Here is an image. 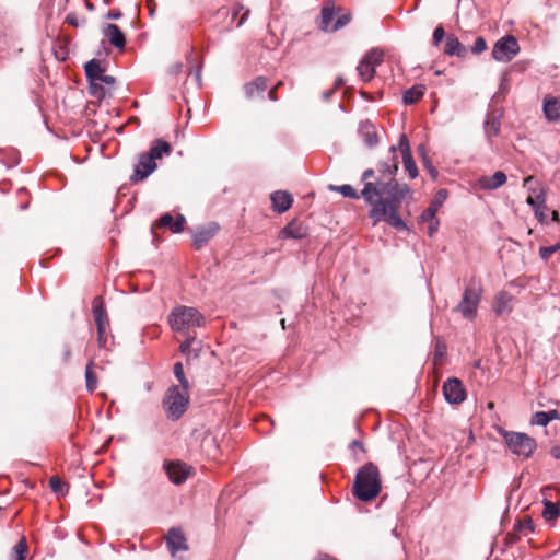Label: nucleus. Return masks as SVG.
Here are the masks:
<instances>
[{
    "label": "nucleus",
    "mask_w": 560,
    "mask_h": 560,
    "mask_svg": "<svg viewBox=\"0 0 560 560\" xmlns=\"http://www.w3.org/2000/svg\"><path fill=\"white\" fill-rule=\"evenodd\" d=\"M397 151H399L401 154L405 170L408 172L409 176L411 178H416L418 176V168H417L413 158L411 155L408 137L405 133L400 135L398 144L393 145L390 148L393 158L397 156V154H396Z\"/></svg>",
    "instance_id": "11"
},
{
    "label": "nucleus",
    "mask_w": 560,
    "mask_h": 560,
    "mask_svg": "<svg viewBox=\"0 0 560 560\" xmlns=\"http://www.w3.org/2000/svg\"><path fill=\"white\" fill-rule=\"evenodd\" d=\"M351 447L353 450L359 448L361 451H364L363 444L360 441H357V440L351 443Z\"/></svg>",
    "instance_id": "58"
},
{
    "label": "nucleus",
    "mask_w": 560,
    "mask_h": 560,
    "mask_svg": "<svg viewBox=\"0 0 560 560\" xmlns=\"http://www.w3.org/2000/svg\"><path fill=\"white\" fill-rule=\"evenodd\" d=\"M520 52V45L513 35L498 39L492 48V58L499 62H510Z\"/></svg>",
    "instance_id": "9"
},
{
    "label": "nucleus",
    "mask_w": 560,
    "mask_h": 560,
    "mask_svg": "<svg viewBox=\"0 0 560 560\" xmlns=\"http://www.w3.org/2000/svg\"><path fill=\"white\" fill-rule=\"evenodd\" d=\"M345 84L343 80L341 78H338L335 82L336 88H340Z\"/></svg>",
    "instance_id": "61"
},
{
    "label": "nucleus",
    "mask_w": 560,
    "mask_h": 560,
    "mask_svg": "<svg viewBox=\"0 0 560 560\" xmlns=\"http://www.w3.org/2000/svg\"><path fill=\"white\" fill-rule=\"evenodd\" d=\"M442 390L445 400L451 405H459L467 397L463 382L456 377L447 378L443 384Z\"/></svg>",
    "instance_id": "12"
},
{
    "label": "nucleus",
    "mask_w": 560,
    "mask_h": 560,
    "mask_svg": "<svg viewBox=\"0 0 560 560\" xmlns=\"http://www.w3.org/2000/svg\"><path fill=\"white\" fill-rule=\"evenodd\" d=\"M550 453L555 458L560 459V446L552 447Z\"/></svg>",
    "instance_id": "57"
},
{
    "label": "nucleus",
    "mask_w": 560,
    "mask_h": 560,
    "mask_svg": "<svg viewBox=\"0 0 560 560\" xmlns=\"http://www.w3.org/2000/svg\"><path fill=\"white\" fill-rule=\"evenodd\" d=\"M384 54L382 50L372 49L368 51L360 61L357 70L364 82H369L375 74V68L383 62Z\"/></svg>",
    "instance_id": "10"
},
{
    "label": "nucleus",
    "mask_w": 560,
    "mask_h": 560,
    "mask_svg": "<svg viewBox=\"0 0 560 560\" xmlns=\"http://www.w3.org/2000/svg\"><path fill=\"white\" fill-rule=\"evenodd\" d=\"M70 357H71V349L70 347L67 345L65 347V351H63V360L65 362H68L70 360Z\"/></svg>",
    "instance_id": "56"
},
{
    "label": "nucleus",
    "mask_w": 560,
    "mask_h": 560,
    "mask_svg": "<svg viewBox=\"0 0 560 560\" xmlns=\"http://www.w3.org/2000/svg\"><path fill=\"white\" fill-rule=\"evenodd\" d=\"M501 121L500 118L493 115H488L485 121V133L489 141L492 143V138L500 135Z\"/></svg>",
    "instance_id": "27"
},
{
    "label": "nucleus",
    "mask_w": 560,
    "mask_h": 560,
    "mask_svg": "<svg viewBox=\"0 0 560 560\" xmlns=\"http://www.w3.org/2000/svg\"><path fill=\"white\" fill-rule=\"evenodd\" d=\"M271 201L273 210L283 213L291 208L293 198L288 191L278 190L271 195Z\"/></svg>",
    "instance_id": "23"
},
{
    "label": "nucleus",
    "mask_w": 560,
    "mask_h": 560,
    "mask_svg": "<svg viewBox=\"0 0 560 560\" xmlns=\"http://www.w3.org/2000/svg\"><path fill=\"white\" fill-rule=\"evenodd\" d=\"M171 153V145L162 140H155L148 152L139 155V161L135 166L130 180L136 183L145 179L156 168V160L162 159L164 154Z\"/></svg>",
    "instance_id": "3"
},
{
    "label": "nucleus",
    "mask_w": 560,
    "mask_h": 560,
    "mask_svg": "<svg viewBox=\"0 0 560 560\" xmlns=\"http://www.w3.org/2000/svg\"><path fill=\"white\" fill-rule=\"evenodd\" d=\"M27 553L26 539L22 537L19 542L13 547V555L15 560H25Z\"/></svg>",
    "instance_id": "35"
},
{
    "label": "nucleus",
    "mask_w": 560,
    "mask_h": 560,
    "mask_svg": "<svg viewBox=\"0 0 560 560\" xmlns=\"http://www.w3.org/2000/svg\"><path fill=\"white\" fill-rule=\"evenodd\" d=\"M84 69L85 75L90 82L97 81L104 72V68H102L100 61L96 59H92L89 62H86Z\"/></svg>",
    "instance_id": "30"
},
{
    "label": "nucleus",
    "mask_w": 560,
    "mask_h": 560,
    "mask_svg": "<svg viewBox=\"0 0 560 560\" xmlns=\"http://www.w3.org/2000/svg\"><path fill=\"white\" fill-rule=\"evenodd\" d=\"M542 516L546 522H553L557 520L560 516V504L545 500Z\"/></svg>",
    "instance_id": "31"
},
{
    "label": "nucleus",
    "mask_w": 560,
    "mask_h": 560,
    "mask_svg": "<svg viewBox=\"0 0 560 560\" xmlns=\"http://www.w3.org/2000/svg\"><path fill=\"white\" fill-rule=\"evenodd\" d=\"M94 361L90 360L85 368V381H86V389L92 393L95 390L97 386V377L93 372Z\"/></svg>",
    "instance_id": "33"
},
{
    "label": "nucleus",
    "mask_w": 560,
    "mask_h": 560,
    "mask_svg": "<svg viewBox=\"0 0 560 560\" xmlns=\"http://www.w3.org/2000/svg\"><path fill=\"white\" fill-rule=\"evenodd\" d=\"M164 468L170 480L176 485L183 483L191 470V467L180 462H166Z\"/></svg>",
    "instance_id": "14"
},
{
    "label": "nucleus",
    "mask_w": 560,
    "mask_h": 560,
    "mask_svg": "<svg viewBox=\"0 0 560 560\" xmlns=\"http://www.w3.org/2000/svg\"><path fill=\"white\" fill-rule=\"evenodd\" d=\"M170 552L175 556L178 551L188 549L186 537L179 528H171L166 536Z\"/></svg>",
    "instance_id": "16"
},
{
    "label": "nucleus",
    "mask_w": 560,
    "mask_h": 560,
    "mask_svg": "<svg viewBox=\"0 0 560 560\" xmlns=\"http://www.w3.org/2000/svg\"><path fill=\"white\" fill-rule=\"evenodd\" d=\"M418 151L422 154L423 156V163H424V166L427 168V171L429 172V174L432 176L433 179H435L438 177V170L432 165L431 161L425 156V149L423 145H420L418 148Z\"/></svg>",
    "instance_id": "40"
},
{
    "label": "nucleus",
    "mask_w": 560,
    "mask_h": 560,
    "mask_svg": "<svg viewBox=\"0 0 560 560\" xmlns=\"http://www.w3.org/2000/svg\"><path fill=\"white\" fill-rule=\"evenodd\" d=\"M91 94L94 96H103L104 89L97 84V81L90 82Z\"/></svg>",
    "instance_id": "48"
},
{
    "label": "nucleus",
    "mask_w": 560,
    "mask_h": 560,
    "mask_svg": "<svg viewBox=\"0 0 560 560\" xmlns=\"http://www.w3.org/2000/svg\"><path fill=\"white\" fill-rule=\"evenodd\" d=\"M425 222L429 223V225H428V234H429V236H432L438 231L439 220L436 218H434V219H431V220H425L424 223Z\"/></svg>",
    "instance_id": "49"
},
{
    "label": "nucleus",
    "mask_w": 560,
    "mask_h": 560,
    "mask_svg": "<svg viewBox=\"0 0 560 560\" xmlns=\"http://www.w3.org/2000/svg\"><path fill=\"white\" fill-rule=\"evenodd\" d=\"M334 19H335V11L334 8L330 7H324L320 12L319 18V28L324 32H334Z\"/></svg>",
    "instance_id": "28"
},
{
    "label": "nucleus",
    "mask_w": 560,
    "mask_h": 560,
    "mask_svg": "<svg viewBox=\"0 0 560 560\" xmlns=\"http://www.w3.org/2000/svg\"><path fill=\"white\" fill-rule=\"evenodd\" d=\"M487 48L488 46L486 39L482 36H478L471 46V52L475 55H480L486 51Z\"/></svg>",
    "instance_id": "43"
},
{
    "label": "nucleus",
    "mask_w": 560,
    "mask_h": 560,
    "mask_svg": "<svg viewBox=\"0 0 560 560\" xmlns=\"http://www.w3.org/2000/svg\"><path fill=\"white\" fill-rule=\"evenodd\" d=\"M446 198L447 191L445 189H440L430 206L420 215V223H424L425 220L436 218V212Z\"/></svg>",
    "instance_id": "20"
},
{
    "label": "nucleus",
    "mask_w": 560,
    "mask_h": 560,
    "mask_svg": "<svg viewBox=\"0 0 560 560\" xmlns=\"http://www.w3.org/2000/svg\"><path fill=\"white\" fill-rule=\"evenodd\" d=\"M444 54L447 56L465 57L467 49L454 34H448L445 37Z\"/></svg>",
    "instance_id": "24"
},
{
    "label": "nucleus",
    "mask_w": 560,
    "mask_h": 560,
    "mask_svg": "<svg viewBox=\"0 0 560 560\" xmlns=\"http://www.w3.org/2000/svg\"><path fill=\"white\" fill-rule=\"evenodd\" d=\"M283 238L301 240L307 236V228L298 220L289 222L280 232Z\"/></svg>",
    "instance_id": "17"
},
{
    "label": "nucleus",
    "mask_w": 560,
    "mask_h": 560,
    "mask_svg": "<svg viewBox=\"0 0 560 560\" xmlns=\"http://www.w3.org/2000/svg\"><path fill=\"white\" fill-rule=\"evenodd\" d=\"M359 135L363 139L364 143L370 148L377 145L380 142L376 127L370 121H363L360 124Z\"/></svg>",
    "instance_id": "21"
},
{
    "label": "nucleus",
    "mask_w": 560,
    "mask_h": 560,
    "mask_svg": "<svg viewBox=\"0 0 560 560\" xmlns=\"http://www.w3.org/2000/svg\"><path fill=\"white\" fill-rule=\"evenodd\" d=\"M381 490L382 480L377 466L371 462L365 463L355 474L353 495L362 502H370L380 494Z\"/></svg>",
    "instance_id": "2"
},
{
    "label": "nucleus",
    "mask_w": 560,
    "mask_h": 560,
    "mask_svg": "<svg viewBox=\"0 0 560 560\" xmlns=\"http://www.w3.org/2000/svg\"><path fill=\"white\" fill-rule=\"evenodd\" d=\"M398 164V156L392 158V162L382 163L378 170L381 176L375 180H371L375 176L374 170L364 171L362 174L364 187L361 190V196L372 206L370 218L374 224L385 221L397 230H405L406 223L399 217L397 209L399 203L411 194V190L407 184L396 182Z\"/></svg>",
    "instance_id": "1"
},
{
    "label": "nucleus",
    "mask_w": 560,
    "mask_h": 560,
    "mask_svg": "<svg viewBox=\"0 0 560 560\" xmlns=\"http://www.w3.org/2000/svg\"><path fill=\"white\" fill-rule=\"evenodd\" d=\"M92 313L97 330V343L102 349L108 350L113 345V336L107 312L102 296H95L92 301Z\"/></svg>",
    "instance_id": "6"
},
{
    "label": "nucleus",
    "mask_w": 560,
    "mask_h": 560,
    "mask_svg": "<svg viewBox=\"0 0 560 560\" xmlns=\"http://www.w3.org/2000/svg\"><path fill=\"white\" fill-rule=\"evenodd\" d=\"M523 186L528 189V196L537 195L538 190H546L545 186L538 183L534 176L525 177Z\"/></svg>",
    "instance_id": "34"
},
{
    "label": "nucleus",
    "mask_w": 560,
    "mask_h": 560,
    "mask_svg": "<svg viewBox=\"0 0 560 560\" xmlns=\"http://www.w3.org/2000/svg\"><path fill=\"white\" fill-rule=\"evenodd\" d=\"M550 422V418H548L546 411H537L534 413L532 418V424L536 425H547Z\"/></svg>",
    "instance_id": "44"
},
{
    "label": "nucleus",
    "mask_w": 560,
    "mask_h": 560,
    "mask_svg": "<svg viewBox=\"0 0 560 560\" xmlns=\"http://www.w3.org/2000/svg\"><path fill=\"white\" fill-rule=\"evenodd\" d=\"M220 226L215 222L199 226L194 233V245L197 249L205 246L219 231Z\"/></svg>",
    "instance_id": "15"
},
{
    "label": "nucleus",
    "mask_w": 560,
    "mask_h": 560,
    "mask_svg": "<svg viewBox=\"0 0 560 560\" xmlns=\"http://www.w3.org/2000/svg\"><path fill=\"white\" fill-rule=\"evenodd\" d=\"M104 36L108 39L110 45L118 49H124L126 46V37L125 34L120 31V28L116 24H107L104 27Z\"/></svg>",
    "instance_id": "19"
},
{
    "label": "nucleus",
    "mask_w": 560,
    "mask_h": 560,
    "mask_svg": "<svg viewBox=\"0 0 560 560\" xmlns=\"http://www.w3.org/2000/svg\"><path fill=\"white\" fill-rule=\"evenodd\" d=\"M268 97L270 101L272 102H276L278 100V96H277V90L276 88H272L269 92H268Z\"/></svg>",
    "instance_id": "55"
},
{
    "label": "nucleus",
    "mask_w": 560,
    "mask_h": 560,
    "mask_svg": "<svg viewBox=\"0 0 560 560\" xmlns=\"http://www.w3.org/2000/svg\"><path fill=\"white\" fill-rule=\"evenodd\" d=\"M97 81L103 82L108 85H113L115 83V78L112 75L104 74V72H103Z\"/></svg>",
    "instance_id": "52"
},
{
    "label": "nucleus",
    "mask_w": 560,
    "mask_h": 560,
    "mask_svg": "<svg viewBox=\"0 0 560 560\" xmlns=\"http://www.w3.org/2000/svg\"><path fill=\"white\" fill-rule=\"evenodd\" d=\"M501 435L509 450L524 459L529 458L537 447L535 439L526 433L501 430Z\"/></svg>",
    "instance_id": "7"
},
{
    "label": "nucleus",
    "mask_w": 560,
    "mask_h": 560,
    "mask_svg": "<svg viewBox=\"0 0 560 560\" xmlns=\"http://www.w3.org/2000/svg\"><path fill=\"white\" fill-rule=\"evenodd\" d=\"M330 93H331V92H327V93L325 94V97H326V98H328V97H329V95H330Z\"/></svg>",
    "instance_id": "64"
},
{
    "label": "nucleus",
    "mask_w": 560,
    "mask_h": 560,
    "mask_svg": "<svg viewBox=\"0 0 560 560\" xmlns=\"http://www.w3.org/2000/svg\"><path fill=\"white\" fill-rule=\"evenodd\" d=\"M121 16V12L120 11H116V10H110L108 12V19L110 20H117Z\"/></svg>",
    "instance_id": "54"
},
{
    "label": "nucleus",
    "mask_w": 560,
    "mask_h": 560,
    "mask_svg": "<svg viewBox=\"0 0 560 560\" xmlns=\"http://www.w3.org/2000/svg\"><path fill=\"white\" fill-rule=\"evenodd\" d=\"M532 209L534 210V214H535V218L541 223V224H546L547 223V215H546V212L548 210V207L547 205H539V206H535V207H532Z\"/></svg>",
    "instance_id": "42"
},
{
    "label": "nucleus",
    "mask_w": 560,
    "mask_h": 560,
    "mask_svg": "<svg viewBox=\"0 0 560 560\" xmlns=\"http://www.w3.org/2000/svg\"><path fill=\"white\" fill-rule=\"evenodd\" d=\"M194 340H195V337L190 336L184 342H182V345L179 347L182 353H184V354H188L189 353L190 347H191V343H192Z\"/></svg>",
    "instance_id": "50"
},
{
    "label": "nucleus",
    "mask_w": 560,
    "mask_h": 560,
    "mask_svg": "<svg viewBox=\"0 0 560 560\" xmlns=\"http://www.w3.org/2000/svg\"><path fill=\"white\" fill-rule=\"evenodd\" d=\"M268 88V80L265 77H258L254 81L245 84L244 90L248 98L255 97L256 94L264 93Z\"/></svg>",
    "instance_id": "26"
},
{
    "label": "nucleus",
    "mask_w": 560,
    "mask_h": 560,
    "mask_svg": "<svg viewBox=\"0 0 560 560\" xmlns=\"http://www.w3.org/2000/svg\"><path fill=\"white\" fill-rule=\"evenodd\" d=\"M185 224L186 219L183 214H177L174 219L171 213H164L152 224L151 232L154 236L158 229H168L173 233H180L184 231Z\"/></svg>",
    "instance_id": "13"
},
{
    "label": "nucleus",
    "mask_w": 560,
    "mask_h": 560,
    "mask_svg": "<svg viewBox=\"0 0 560 560\" xmlns=\"http://www.w3.org/2000/svg\"><path fill=\"white\" fill-rule=\"evenodd\" d=\"M189 405V387L171 386L163 398V408L166 417L173 421L178 420Z\"/></svg>",
    "instance_id": "5"
},
{
    "label": "nucleus",
    "mask_w": 560,
    "mask_h": 560,
    "mask_svg": "<svg viewBox=\"0 0 560 560\" xmlns=\"http://www.w3.org/2000/svg\"><path fill=\"white\" fill-rule=\"evenodd\" d=\"M242 11H243V13L240 18L237 25H236L237 27H241L245 23V21L247 20L248 15H249V12H250L249 9H245L243 4L238 3L236 5V8L234 9L233 19L237 18Z\"/></svg>",
    "instance_id": "41"
},
{
    "label": "nucleus",
    "mask_w": 560,
    "mask_h": 560,
    "mask_svg": "<svg viewBox=\"0 0 560 560\" xmlns=\"http://www.w3.org/2000/svg\"><path fill=\"white\" fill-rule=\"evenodd\" d=\"M506 175L498 171L492 176H482L479 178L478 184L479 187L486 190H493L506 183Z\"/></svg>",
    "instance_id": "25"
},
{
    "label": "nucleus",
    "mask_w": 560,
    "mask_h": 560,
    "mask_svg": "<svg viewBox=\"0 0 560 560\" xmlns=\"http://www.w3.org/2000/svg\"><path fill=\"white\" fill-rule=\"evenodd\" d=\"M481 292V288L475 284H469L464 290L463 298L456 306V311L466 319L472 320L476 317Z\"/></svg>",
    "instance_id": "8"
},
{
    "label": "nucleus",
    "mask_w": 560,
    "mask_h": 560,
    "mask_svg": "<svg viewBox=\"0 0 560 560\" xmlns=\"http://www.w3.org/2000/svg\"><path fill=\"white\" fill-rule=\"evenodd\" d=\"M168 324L176 332H188L206 324L205 316L195 307L176 305L168 315Z\"/></svg>",
    "instance_id": "4"
},
{
    "label": "nucleus",
    "mask_w": 560,
    "mask_h": 560,
    "mask_svg": "<svg viewBox=\"0 0 560 560\" xmlns=\"http://www.w3.org/2000/svg\"><path fill=\"white\" fill-rule=\"evenodd\" d=\"M351 20V15L349 13H342L339 15L334 24V32L346 26Z\"/></svg>",
    "instance_id": "45"
},
{
    "label": "nucleus",
    "mask_w": 560,
    "mask_h": 560,
    "mask_svg": "<svg viewBox=\"0 0 560 560\" xmlns=\"http://www.w3.org/2000/svg\"><path fill=\"white\" fill-rule=\"evenodd\" d=\"M512 295L506 291L499 292L493 301L492 308L498 316L509 314L512 311Z\"/></svg>",
    "instance_id": "22"
},
{
    "label": "nucleus",
    "mask_w": 560,
    "mask_h": 560,
    "mask_svg": "<svg viewBox=\"0 0 560 560\" xmlns=\"http://www.w3.org/2000/svg\"><path fill=\"white\" fill-rule=\"evenodd\" d=\"M282 84H283V82H282V81H279V82L276 84V86H275V88H276V90H277L279 86H281Z\"/></svg>",
    "instance_id": "63"
},
{
    "label": "nucleus",
    "mask_w": 560,
    "mask_h": 560,
    "mask_svg": "<svg viewBox=\"0 0 560 560\" xmlns=\"http://www.w3.org/2000/svg\"><path fill=\"white\" fill-rule=\"evenodd\" d=\"M542 110L548 121H560V100L558 97L547 95L544 98Z\"/></svg>",
    "instance_id": "18"
},
{
    "label": "nucleus",
    "mask_w": 560,
    "mask_h": 560,
    "mask_svg": "<svg viewBox=\"0 0 560 560\" xmlns=\"http://www.w3.org/2000/svg\"><path fill=\"white\" fill-rule=\"evenodd\" d=\"M548 418H550V421L558 418V411L557 410H550L547 411Z\"/></svg>",
    "instance_id": "59"
},
{
    "label": "nucleus",
    "mask_w": 560,
    "mask_h": 560,
    "mask_svg": "<svg viewBox=\"0 0 560 560\" xmlns=\"http://www.w3.org/2000/svg\"><path fill=\"white\" fill-rule=\"evenodd\" d=\"M514 533L527 536L530 533H534V523L529 516H525L520 520L517 524L514 525Z\"/></svg>",
    "instance_id": "32"
},
{
    "label": "nucleus",
    "mask_w": 560,
    "mask_h": 560,
    "mask_svg": "<svg viewBox=\"0 0 560 560\" xmlns=\"http://www.w3.org/2000/svg\"><path fill=\"white\" fill-rule=\"evenodd\" d=\"M526 203L530 207L546 205V190H538L537 195L527 196Z\"/></svg>",
    "instance_id": "37"
},
{
    "label": "nucleus",
    "mask_w": 560,
    "mask_h": 560,
    "mask_svg": "<svg viewBox=\"0 0 560 560\" xmlns=\"http://www.w3.org/2000/svg\"><path fill=\"white\" fill-rule=\"evenodd\" d=\"M424 92H425L424 85H421V84L413 85L404 93L402 101L406 105L415 104L419 100L422 98V96L424 95Z\"/></svg>",
    "instance_id": "29"
},
{
    "label": "nucleus",
    "mask_w": 560,
    "mask_h": 560,
    "mask_svg": "<svg viewBox=\"0 0 560 560\" xmlns=\"http://www.w3.org/2000/svg\"><path fill=\"white\" fill-rule=\"evenodd\" d=\"M560 250V241L551 246H542L539 248V256L542 260H548L556 252Z\"/></svg>",
    "instance_id": "39"
},
{
    "label": "nucleus",
    "mask_w": 560,
    "mask_h": 560,
    "mask_svg": "<svg viewBox=\"0 0 560 560\" xmlns=\"http://www.w3.org/2000/svg\"><path fill=\"white\" fill-rule=\"evenodd\" d=\"M318 560H336V559H332V558H330L328 556H323Z\"/></svg>",
    "instance_id": "62"
},
{
    "label": "nucleus",
    "mask_w": 560,
    "mask_h": 560,
    "mask_svg": "<svg viewBox=\"0 0 560 560\" xmlns=\"http://www.w3.org/2000/svg\"><path fill=\"white\" fill-rule=\"evenodd\" d=\"M66 22L74 27L79 26V18L74 13H70L66 16Z\"/></svg>",
    "instance_id": "51"
},
{
    "label": "nucleus",
    "mask_w": 560,
    "mask_h": 560,
    "mask_svg": "<svg viewBox=\"0 0 560 560\" xmlns=\"http://www.w3.org/2000/svg\"><path fill=\"white\" fill-rule=\"evenodd\" d=\"M49 487L51 488V490L54 492H61L62 491V487H63V482L61 481V479L58 476H52L49 479Z\"/></svg>",
    "instance_id": "47"
},
{
    "label": "nucleus",
    "mask_w": 560,
    "mask_h": 560,
    "mask_svg": "<svg viewBox=\"0 0 560 560\" xmlns=\"http://www.w3.org/2000/svg\"><path fill=\"white\" fill-rule=\"evenodd\" d=\"M551 220H552L553 222H557V223L560 221V219H559V213H558V211H557V210H552V211H551Z\"/></svg>",
    "instance_id": "60"
},
{
    "label": "nucleus",
    "mask_w": 560,
    "mask_h": 560,
    "mask_svg": "<svg viewBox=\"0 0 560 560\" xmlns=\"http://www.w3.org/2000/svg\"><path fill=\"white\" fill-rule=\"evenodd\" d=\"M444 37H446L445 31H444L443 26L440 25L433 32L432 44L434 46H439Z\"/></svg>",
    "instance_id": "46"
},
{
    "label": "nucleus",
    "mask_w": 560,
    "mask_h": 560,
    "mask_svg": "<svg viewBox=\"0 0 560 560\" xmlns=\"http://www.w3.org/2000/svg\"><path fill=\"white\" fill-rule=\"evenodd\" d=\"M332 189L338 190L342 194V196L348 198L359 199L362 197L361 194H358V191L351 185H341L338 187H332Z\"/></svg>",
    "instance_id": "38"
},
{
    "label": "nucleus",
    "mask_w": 560,
    "mask_h": 560,
    "mask_svg": "<svg viewBox=\"0 0 560 560\" xmlns=\"http://www.w3.org/2000/svg\"><path fill=\"white\" fill-rule=\"evenodd\" d=\"M174 375L179 382V387H189V382L185 376L184 366L180 362L174 364Z\"/></svg>",
    "instance_id": "36"
},
{
    "label": "nucleus",
    "mask_w": 560,
    "mask_h": 560,
    "mask_svg": "<svg viewBox=\"0 0 560 560\" xmlns=\"http://www.w3.org/2000/svg\"><path fill=\"white\" fill-rule=\"evenodd\" d=\"M446 348L444 345L438 343L435 348L434 357H442L445 352Z\"/></svg>",
    "instance_id": "53"
}]
</instances>
